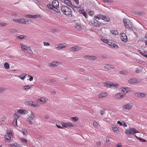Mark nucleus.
<instances>
[{
  "instance_id": "nucleus-30",
  "label": "nucleus",
  "mask_w": 147,
  "mask_h": 147,
  "mask_svg": "<svg viewBox=\"0 0 147 147\" xmlns=\"http://www.w3.org/2000/svg\"><path fill=\"white\" fill-rule=\"evenodd\" d=\"M121 88L124 89L125 90L126 92L125 93V94L127 93L130 92L131 91V88L129 87H126L125 88Z\"/></svg>"
},
{
  "instance_id": "nucleus-61",
  "label": "nucleus",
  "mask_w": 147,
  "mask_h": 147,
  "mask_svg": "<svg viewBox=\"0 0 147 147\" xmlns=\"http://www.w3.org/2000/svg\"><path fill=\"white\" fill-rule=\"evenodd\" d=\"M117 123L118 124H119L120 126H121L122 125V123L120 121H118L117 122Z\"/></svg>"
},
{
  "instance_id": "nucleus-23",
  "label": "nucleus",
  "mask_w": 147,
  "mask_h": 147,
  "mask_svg": "<svg viewBox=\"0 0 147 147\" xmlns=\"http://www.w3.org/2000/svg\"><path fill=\"white\" fill-rule=\"evenodd\" d=\"M66 45L65 43L61 44L56 47L58 50H60L66 47Z\"/></svg>"
},
{
  "instance_id": "nucleus-35",
  "label": "nucleus",
  "mask_w": 147,
  "mask_h": 147,
  "mask_svg": "<svg viewBox=\"0 0 147 147\" xmlns=\"http://www.w3.org/2000/svg\"><path fill=\"white\" fill-rule=\"evenodd\" d=\"M113 130V131L115 132H116L118 130V129L116 126L115 125H113L112 126Z\"/></svg>"
},
{
  "instance_id": "nucleus-3",
  "label": "nucleus",
  "mask_w": 147,
  "mask_h": 147,
  "mask_svg": "<svg viewBox=\"0 0 147 147\" xmlns=\"http://www.w3.org/2000/svg\"><path fill=\"white\" fill-rule=\"evenodd\" d=\"M123 22L124 25L126 28L128 30H132L131 23L129 20L123 19Z\"/></svg>"
},
{
  "instance_id": "nucleus-57",
  "label": "nucleus",
  "mask_w": 147,
  "mask_h": 147,
  "mask_svg": "<svg viewBox=\"0 0 147 147\" xmlns=\"http://www.w3.org/2000/svg\"><path fill=\"white\" fill-rule=\"evenodd\" d=\"M105 109H103V110H101L100 111V114L101 115H103L105 112Z\"/></svg>"
},
{
  "instance_id": "nucleus-64",
  "label": "nucleus",
  "mask_w": 147,
  "mask_h": 147,
  "mask_svg": "<svg viewBox=\"0 0 147 147\" xmlns=\"http://www.w3.org/2000/svg\"><path fill=\"white\" fill-rule=\"evenodd\" d=\"M74 1L75 2L76 4H78L79 2L78 0H74Z\"/></svg>"
},
{
  "instance_id": "nucleus-48",
  "label": "nucleus",
  "mask_w": 147,
  "mask_h": 147,
  "mask_svg": "<svg viewBox=\"0 0 147 147\" xmlns=\"http://www.w3.org/2000/svg\"><path fill=\"white\" fill-rule=\"evenodd\" d=\"M88 14L90 16H92L94 14V12L93 11H89Z\"/></svg>"
},
{
  "instance_id": "nucleus-62",
  "label": "nucleus",
  "mask_w": 147,
  "mask_h": 147,
  "mask_svg": "<svg viewBox=\"0 0 147 147\" xmlns=\"http://www.w3.org/2000/svg\"><path fill=\"white\" fill-rule=\"evenodd\" d=\"M57 31V30L56 29L52 30L51 31V32L53 33Z\"/></svg>"
},
{
  "instance_id": "nucleus-2",
  "label": "nucleus",
  "mask_w": 147,
  "mask_h": 147,
  "mask_svg": "<svg viewBox=\"0 0 147 147\" xmlns=\"http://www.w3.org/2000/svg\"><path fill=\"white\" fill-rule=\"evenodd\" d=\"M139 132L136 130L134 128H130L128 130L126 129L125 131V134L127 135L131 134L134 135V136L137 139H138L139 137L136 136L135 133H139Z\"/></svg>"
},
{
  "instance_id": "nucleus-26",
  "label": "nucleus",
  "mask_w": 147,
  "mask_h": 147,
  "mask_svg": "<svg viewBox=\"0 0 147 147\" xmlns=\"http://www.w3.org/2000/svg\"><path fill=\"white\" fill-rule=\"evenodd\" d=\"M20 45L22 51H23L25 50L27 51L28 47H26V45H23L22 43H21L20 44Z\"/></svg>"
},
{
  "instance_id": "nucleus-7",
  "label": "nucleus",
  "mask_w": 147,
  "mask_h": 147,
  "mask_svg": "<svg viewBox=\"0 0 147 147\" xmlns=\"http://www.w3.org/2000/svg\"><path fill=\"white\" fill-rule=\"evenodd\" d=\"M61 125L63 127L65 128H67V127H72L75 126V124L74 123L72 124L70 122H67L66 123L62 122L61 123Z\"/></svg>"
},
{
  "instance_id": "nucleus-20",
  "label": "nucleus",
  "mask_w": 147,
  "mask_h": 147,
  "mask_svg": "<svg viewBox=\"0 0 147 147\" xmlns=\"http://www.w3.org/2000/svg\"><path fill=\"white\" fill-rule=\"evenodd\" d=\"M52 6L55 7H58L59 6V3L58 1L54 0L53 1L52 3Z\"/></svg>"
},
{
  "instance_id": "nucleus-50",
  "label": "nucleus",
  "mask_w": 147,
  "mask_h": 147,
  "mask_svg": "<svg viewBox=\"0 0 147 147\" xmlns=\"http://www.w3.org/2000/svg\"><path fill=\"white\" fill-rule=\"evenodd\" d=\"M7 25L6 23H0V26L3 27Z\"/></svg>"
},
{
  "instance_id": "nucleus-4",
  "label": "nucleus",
  "mask_w": 147,
  "mask_h": 147,
  "mask_svg": "<svg viewBox=\"0 0 147 147\" xmlns=\"http://www.w3.org/2000/svg\"><path fill=\"white\" fill-rule=\"evenodd\" d=\"M13 20L15 22L20 24H28L30 23L29 20H28L26 19H14Z\"/></svg>"
},
{
  "instance_id": "nucleus-16",
  "label": "nucleus",
  "mask_w": 147,
  "mask_h": 147,
  "mask_svg": "<svg viewBox=\"0 0 147 147\" xmlns=\"http://www.w3.org/2000/svg\"><path fill=\"white\" fill-rule=\"evenodd\" d=\"M85 57L90 61L94 60L97 58L96 57L92 55H87L85 56Z\"/></svg>"
},
{
  "instance_id": "nucleus-45",
  "label": "nucleus",
  "mask_w": 147,
  "mask_h": 147,
  "mask_svg": "<svg viewBox=\"0 0 147 147\" xmlns=\"http://www.w3.org/2000/svg\"><path fill=\"white\" fill-rule=\"evenodd\" d=\"M22 133L23 134L25 135H27L28 134V132L27 130H22Z\"/></svg>"
},
{
  "instance_id": "nucleus-17",
  "label": "nucleus",
  "mask_w": 147,
  "mask_h": 147,
  "mask_svg": "<svg viewBox=\"0 0 147 147\" xmlns=\"http://www.w3.org/2000/svg\"><path fill=\"white\" fill-rule=\"evenodd\" d=\"M99 16L101 19L105 21H106L107 22H109L110 20V19L109 18L105 16H104L102 14H100Z\"/></svg>"
},
{
  "instance_id": "nucleus-15",
  "label": "nucleus",
  "mask_w": 147,
  "mask_h": 147,
  "mask_svg": "<svg viewBox=\"0 0 147 147\" xmlns=\"http://www.w3.org/2000/svg\"><path fill=\"white\" fill-rule=\"evenodd\" d=\"M39 15H31L30 14L26 15H25L26 18H36L39 17Z\"/></svg>"
},
{
  "instance_id": "nucleus-52",
  "label": "nucleus",
  "mask_w": 147,
  "mask_h": 147,
  "mask_svg": "<svg viewBox=\"0 0 147 147\" xmlns=\"http://www.w3.org/2000/svg\"><path fill=\"white\" fill-rule=\"evenodd\" d=\"M19 113H18V111L17 112H16L14 115V116H16L17 117H18V118H19L20 117V115L19 114Z\"/></svg>"
},
{
  "instance_id": "nucleus-59",
  "label": "nucleus",
  "mask_w": 147,
  "mask_h": 147,
  "mask_svg": "<svg viewBox=\"0 0 147 147\" xmlns=\"http://www.w3.org/2000/svg\"><path fill=\"white\" fill-rule=\"evenodd\" d=\"M28 76L30 77V78L29 79V80L30 81H32L33 80V77L32 76H31L29 75H28Z\"/></svg>"
},
{
  "instance_id": "nucleus-51",
  "label": "nucleus",
  "mask_w": 147,
  "mask_h": 147,
  "mask_svg": "<svg viewBox=\"0 0 147 147\" xmlns=\"http://www.w3.org/2000/svg\"><path fill=\"white\" fill-rule=\"evenodd\" d=\"M138 140L142 142H146V141L144 139L140 138H139Z\"/></svg>"
},
{
  "instance_id": "nucleus-34",
  "label": "nucleus",
  "mask_w": 147,
  "mask_h": 147,
  "mask_svg": "<svg viewBox=\"0 0 147 147\" xmlns=\"http://www.w3.org/2000/svg\"><path fill=\"white\" fill-rule=\"evenodd\" d=\"M26 37V36H24L22 35H19V36H17L16 37V38L19 39L20 40H22L25 38Z\"/></svg>"
},
{
  "instance_id": "nucleus-44",
  "label": "nucleus",
  "mask_w": 147,
  "mask_h": 147,
  "mask_svg": "<svg viewBox=\"0 0 147 147\" xmlns=\"http://www.w3.org/2000/svg\"><path fill=\"white\" fill-rule=\"evenodd\" d=\"M107 96V94L105 93V95H104V94L102 93L100 94L99 95V98H102Z\"/></svg>"
},
{
  "instance_id": "nucleus-25",
  "label": "nucleus",
  "mask_w": 147,
  "mask_h": 147,
  "mask_svg": "<svg viewBox=\"0 0 147 147\" xmlns=\"http://www.w3.org/2000/svg\"><path fill=\"white\" fill-rule=\"evenodd\" d=\"M59 63L57 62L53 61L49 64V65L52 67H55L57 66Z\"/></svg>"
},
{
  "instance_id": "nucleus-14",
  "label": "nucleus",
  "mask_w": 147,
  "mask_h": 147,
  "mask_svg": "<svg viewBox=\"0 0 147 147\" xmlns=\"http://www.w3.org/2000/svg\"><path fill=\"white\" fill-rule=\"evenodd\" d=\"M92 23L94 26L98 27H100L101 24V23L95 19L94 20L93 22H92Z\"/></svg>"
},
{
  "instance_id": "nucleus-40",
  "label": "nucleus",
  "mask_w": 147,
  "mask_h": 147,
  "mask_svg": "<svg viewBox=\"0 0 147 147\" xmlns=\"http://www.w3.org/2000/svg\"><path fill=\"white\" fill-rule=\"evenodd\" d=\"M47 7L51 9H53L54 7L52 6V4H48L47 5Z\"/></svg>"
},
{
  "instance_id": "nucleus-9",
  "label": "nucleus",
  "mask_w": 147,
  "mask_h": 147,
  "mask_svg": "<svg viewBox=\"0 0 147 147\" xmlns=\"http://www.w3.org/2000/svg\"><path fill=\"white\" fill-rule=\"evenodd\" d=\"M120 38L121 40L124 42H126L127 41V37L126 34L124 33L121 34Z\"/></svg>"
},
{
  "instance_id": "nucleus-33",
  "label": "nucleus",
  "mask_w": 147,
  "mask_h": 147,
  "mask_svg": "<svg viewBox=\"0 0 147 147\" xmlns=\"http://www.w3.org/2000/svg\"><path fill=\"white\" fill-rule=\"evenodd\" d=\"M33 103V102L31 100L26 101L25 102V103L26 104L28 105L31 106H32V104Z\"/></svg>"
},
{
  "instance_id": "nucleus-55",
  "label": "nucleus",
  "mask_w": 147,
  "mask_h": 147,
  "mask_svg": "<svg viewBox=\"0 0 147 147\" xmlns=\"http://www.w3.org/2000/svg\"><path fill=\"white\" fill-rule=\"evenodd\" d=\"M56 126L58 128H60V129H62L63 128V127H62L61 126V125H58L57 124H55Z\"/></svg>"
},
{
  "instance_id": "nucleus-8",
  "label": "nucleus",
  "mask_w": 147,
  "mask_h": 147,
  "mask_svg": "<svg viewBox=\"0 0 147 147\" xmlns=\"http://www.w3.org/2000/svg\"><path fill=\"white\" fill-rule=\"evenodd\" d=\"M107 44L111 48H115L116 49L118 48V45L114 41H109V42H108Z\"/></svg>"
},
{
  "instance_id": "nucleus-27",
  "label": "nucleus",
  "mask_w": 147,
  "mask_h": 147,
  "mask_svg": "<svg viewBox=\"0 0 147 147\" xmlns=\"http://www.w3.org/2000/svg\"><path fill=\"white\" fill-rule=\"evenodd\" d=\"M53 9L54 11H55L57 13H59L60 14H61V12H60L58 7H55V8H53Z\"/></svg>"
},
{
  "instance_id": "nucleus-42",
  "label": "nucleus",
  "mask_w": 147,
  "mask_h": 147,
  "mask_svg": "<svg viewBox=\"0 0 147 147\" xmlns=\"http://www.w3.org/2000/svg\"><path fill=\"white\" fill-rule=\"evenodd\" d=\"M32 106L38 107L39 106V105L37 103L33 102V103L32 104Z\"/></svg>"
},
{
  "instance_id": "nucleus-31",
  "label": "nucleus",
  "mask_w": 147,
  "mask_h": 147,
  "mask_svg": "<svg viewBox=\"0 0 147 147\" xmlns=\"http://www.w3.org/2000/svg\"><path fill=\"white\" fill-rule=\"evenodd\" d=\"M110 32L113 35H117L118 34V32L117 30H111L110 31Z\"/></svg>"
},
{
  "instance_id": "nucleus-47",
  "label": "nucleus",
  "mask_w": 147,
  "mask_h": 147,
  "mask_svg": "<svg viewBox=\"0 0 147 147\" xmlns=\"http://www.w3.org/2000/svg\"><path fill=\"white\" fill-rule=\"evenodd\" d=\"M102 1L104 2L107 3H112L113 2V0H102Z\"/></svg>"
},
{
  "instance_id": "nucleus-60",
  "label": "nucleus",
  "mask_w": 147,
  "mask_h": 147,
  "mask_svg": "<svg viewBox=\"0 0 147 147\" xmlns=\"http://www.w3.org/2000/svg\"><path fill=\"white\" fill-rule=\"evenodd\" d=\"M122 145L121 143H118L117 144L116 147H121Z\"/></svg>"
},
{
  "instance_id": "nucleus-18",
  "label": "nucleus",
  "mask_w": 147,
  "mask_h": 147,
  "mask_svg": "<svg viewBox=\"0 0 147 147\" xmlns=\"http://www.w3.org/2000/svg\"><path fill=\"white\" fill-rule=\"evenodd\" d=\"M104 68L105 69L109 70L111 69H113L114 67L113 66L109 64H106Z\"/></svg>"
},
{
  "instance_id": "nucleus-38",
  "label": "nucleus",
  "mask_w": 147,
  "mask_h": 147,
  "mask_svg": "<svg viewBox=\"0 0 147 147\" xmlns=\"http://www.w3.org/2000/svg\"><path fill=\"white\" fill-rule=\"evenodd\" d=\"M75 26L76 27V28L78 30H80L82 28L81 26L80 25L78 24H76Z\"/></svg>"
},
{
  "instance_id": "nucleus-22",
  "label": "nucleus",
  "mask_w": 147,
  "mask_h": 147,
  "mask_svg": "<svg viewBox=\"0 0 147 147\" xmlns=\"http://www.w3.org/2000/svg\"><path fill=\"white\" fill-rule=\"evenodd\" d=\"M64 3L69 7H71L72 5L70 1L69 0H65L64 1Z\"/></svg>"
},
{
  "instance_id": "nucleus-63",
  "label": "nucleus",
  "mask_w": 147,
  "mask_h": 147,
  "mask_svg": "<svg viewBox=\"0 0 147 147\" xmlns=\"http://www.w3.org/2000/svg\"><path fill=\"white\" fill-rule=\"evenodd\" d=\"M6 118L5 117H3L2 119V120L3 121H5L6 120Z\"/></svg>"
},
{
  "instance_id": "nucleus-54",
  "label": "nucleus",
  "mask_w": 147,
  "mask_h": 147,
  "mask_svg": "<svg viewBox=\"0 0 147 147\" xmlns=\"http://www.w3.org/2000/svg\"><path fill=\"white\" fill-rule=\"evenodd\" d=\"M21 140L22 142H24L25 143H27V140L24 138H21Z\"/></svg>"
},
{
  "instance_id": "nucleus-53",
  "label": "nucleus",
  "mask_w": 147,
  "mask_h": 147,
  "mask_svg": "<svg viewBox=\"0 0 147 147\" xmlns=\"http://www.w3.org/2000/svg\"><path fill=\"white\" fill-rule=\"evenodd\" d=\"M127 72L124 71H121L119 72V73L120 74H127Z\"/></svg>"
},
{
  "instance_id": "nucleus-29",
  "label": "nucleus",
  "mask_w": 147,
  "mask_h": 147,
  "mask_svg": "<svg viewBox=\"0 0 147 147\" xmlns=\"http://www.w3.org/2000/svg\"><path fill=\"white\" fill-rule=\"evenodd\" d=\"M18 113H19L21 114H25L27 113V111L23 109H19L18 110Z\"/></svg>"
},
{
  "instance_id": "nucleus-6",
  "label": "nucleus",
  "mask_w": 147,
  "mask_h": 147,
  "mask_svg": "<svg viewBox=\"0 0 147 147\" xmlns=\"http://www.w3.org/2000/svg\"><path fill=\"white\" fill-rule=\"evenodd\" d=\"M35 116V115L34 113L32 112L30 117L27 119L26 121L28 122L30 124L32 125L33 124V123L31 120H33L34 119V118Z\"/></svg>"
},
{
  "instance_id": "nucleus-37",
  "label": "nucleus",
  "mask_w": 147,
  "mask_h": 147,
  "mask_svg": "<svg viewBox=\"0 0 147 147\" xmlns=\"http://www.w3.org/2000/svg\"><path fill=\"white\" fill-rule=\"evenodd\" d=\"M101 40L104 42L108 43V42H109V40L107 39H106L105 38L102 37L101 38Z\"/></svg>"
},
{
  "instance_id": "nucleus-41",
  "label": "nucleus",
  "mask_w": 147,
  "mask_h": 147,
  "mask_svg": "<svg viewBox=\"0 0 147 147\" xmlns=\"http://www.w3.org/2000/svg\"><path fill=\"white\" fill-rule=\"evenodd\" d=\"M12 124L13 125L17 126V119L16 118H15L14 119V120L13 121Z\"/></svg>"
},
{
  "instance_id": "nucleus-56",
  "label": "nucleus",
  "mask_w": 147,
  "mask_h": 147,
  "mask_svg": "<svg viewBox=\"0 0 147 147\" xmlns=\"http://www.w3.org/2000/svg\"><path fill=\"white\" fill-rule=\"evenodd\" d=\"M43 44H44V45L46 46H49L50 45L49 43L48 42H44Z\"/></svg>"
},
{
  "instance_id": "nucleus-21",
  "label": "nucleus",
  "mask_w": 147,
  "mask_h": 147,
  "mask_svg": "<svg viewBox=\"0 0 147 147\" xmlns=\"http://www.w3.org/2000/svg\"><path fill=\"white\" fill-rule=\"evenodd\" d=\"M4 138H5V141L6 142H8L9 143H10L11 141V136H9L8 135H5Z\"/></svg>"
},
{
  "instance_id": "nucleus-58",
  "label": "nucleus",
  "mask_w": 147,
  "mask_h": 147,
  "mask_svg": "<svg viewBox=\"0 0 147 147\" xmlns=\"http://www.w3.org/2000/svg\"><path fill=\"white\" fill-rule=\"evenodd\" d=\"M6 135H8L9 136H11L12 135V134L11 132V131H10L9 132H7V134Z\"/></svg>"
},
{
  "instance_id": "nucleus-13",
  "label": "nucleus",
  "mask_w": 147,
  "mask_h": 147,
  "mask_svg": "<svg viewBox=\"0 0 147 147\" xmlns=\"http://www.w3.org/2000/svg\"><path fill=\"white\" fill-rule=\"evenodd\" d=\"M125 94H122L121 93H119L116 94L115 96L116 99L120 100L124 98Z\"/></svg>"
},
{
  "instance_id": "nucleus-19",
  "label": "nucleus",
  "mask_w": 147,
  "mask_h": 147,
  "mask_svg": "<svg viewBox=\"0 0 147 147\" xmlns=\"http://www.w3.org/2000/svg\"><path fill=\"white\" fill-rule=\"evenodd\" d=\"M135 94L137 95L138 97L139 98H143L146 96V94L145 93H140L138 92H135Z\"/></svg>"
},
{
  "instance_id": "nucleus-28",
  "label": "nucleus",
  "mask_w": 147,
  "mask_h": 147,
  "mask_svg": "<svg viewBox=\"0 0 147 147\" xmlns=\"http://www.w3.org/2000/svg\"><path fill=\"white\" fill-rule=\"evenodd\" d=\"M9 145L11 146V147H20L21 146L20 144H18L16 143H14Z\"/></svg>"
},
{
  "instance_id": "nucleus-36",
  "label": "nucleus",
  "mask_w": 147,
  "mask_h": 147,
  "mask_svg": "<svg viewBox=\"0 0 147 147\" xmlns=\"http://www.w3.org/2000/svg\"><path fill=\"white\" fill-rule=\"evenodd\" d=\"M4 67L6 69H8L9 68V65L7 62H5L4 65Z\"/></svg>"
},
{
  "instance_id": "nucleus-39",
  "label": "nucleus",
  "mask_w": 147,
  "mask_h": 147,
  "mask_svg": "<svg viewBox=\"0 0 147 147\" xmlns=\"http://www.w3.org/2000/svg\"><path fill=\"white\" fill-rule=\"evenodd\" d=\"M26 75H24V74L21 75L20 76H19L18 77L21 79L24 80L25 78L26 77Z\"/></svg>"
},
{
  "instance_id": "nucleus-5",
  "label": "nucleus",
  "mask_w": 147,
  "mask_h": 147,
  "mask_svg": "<svg viewBox=\"0 0 147 147\" xmlns=\"http://www.w3.org/2000/svg\"><path fill=\"white\" fill-rule=\"evenodd\" d=\"M118 84H114L113 83H109L108 82H105L104 84V86L107 88H116L118 87Z\"/></svg>"
},
{
  "instance_id": "nucleus-43",
  "label": "nucleus",
  "mask_w": 147,
  "mask_h": 147,
  "mask_svg": "<svg viewBox=\"0 0 147 147\" xmlns=\"http://www.w3.org/2000/svg\"><path fill=\"white\" fill-rule=\"evenodd\" d=\"M6 90L5 88H0V93L4 92Z\"/></svg>"
},
{
  "instance_id": "nucleus-32",
  "label": "nucleus",
  "mask_w": 147,
  "mask_h": 147,
  "mask_svg": "<svg viewBox=\"0 0 147 147\" xmlns=\"http://www.w3.org/2000/svg\"><path fill=\"white\" fill-rule=\"evenodd\" d=\"M32 87V85H30V86H29L28 85L24 86L23 88L24 90H29V89H30V88H31Z\"/></svg>"
},
{
  "instance_id": "nucleus-12",
  "label": "nucleus",
  "mask_w": 147,
  "mask_h": 147,
  "mask_svg": "<svg viewBox=\"0 0 147 147\" xmlns=\"http://www.w3.org/2000/svg\"><path fill=\"white\" fill-rule=\"evenodd\" d=\"M70 51L72 52H75L80 50L81 48L80 47H78L76 46H75L70 48Z\"/></svg>"
},
{
  "instance_id": "nucleus-24",
  "label": "nucleus",
  "mask_w": 147,
  "mask_h": 147,
  "mask_svg": "<svg viewBox=\"0 0 147 147\" xmlns=\"http://www.w3.org/2000/svg\"><path fill=\"white\" fill-rule=\"evenodd\" d=\"M79 12L80 13L82 14L86 18H87V14L84 11V10H80L79 11Z\"/></svg>"
},
{
  "instance_id": "nucleus-49",
  "label": "nucleus",
  "mask_w": 147,
  "mask_h": 147,
  "mask_svg": "<svg viewBox=\"0 0 147 147\" xmlns=\"http://www.w3.org/2000/svg\"><path fill=\"white\" fill-rule=\"evenodd\" d=\"M40 101L44 103H45L47 101V100L43 98H41L40 99Z\"/></svg>"
},
{
  "instance_id": "nucleus-46",
  "label": "nucleus",
  "mask_w": 147,
  "mask_h": 147,
  "mask_svg": "<svg viewBox=\"0 0 147 147\" xmlns=\"http://www.w3.org/2000/svg\"><path fill=\"white\" fill-rule=\"evenodd\" d=\"M71 119L74 122L78 120V118L76 117H71Z\"/></svg>"
},
{
  "instance_id": "nucleus-11",
  "label": "nucleus",
  "mask_w": 147,
  "mask_h": 147,
  "mask_svg": "<svg viewBox=\"0 0 147 147\" xmlns=\"http://www.w3.org/2000/svg\"><path fill=\"white\" fill-rule=\"evenodd\" d=\"M132 105L130 103H128L124 105L123 108V109L124 110L125 109L127 110H129L132 108Z\"/></svg>"
},
{
  "instance_id": "nucleus-1",
  "label": "nucleus",
  "mask_w": 147,
  "mask_h": 147,
  "mask_svg": "<svg viewBox=\"0 0 147 147\" xmlns=\"http://www.w3.org/2000/svg\"><path fill=\"white\" fill-rule=\"evenodd\" d=\"M61 12L65 15L69 16L71 15L72 12L70 8L65 5H62L60 7Z\"/></svg>"
},
{
  "instance_id": "nucleus-10",
  "label": "nucleus",
  "mask_w": 147,
  "mask_h": 147,
  "mask_svg": "<svg viewBox=\"0 0 147 147\" xmlns=\"http://www.w3.org/2000/svg\"><path fill=\"white\" fill-rule=\"evenodd\" d=\"M140 80L136 78H132L129 80L128 82L130 84L138 83L140 82Z\"/></svg>"
}]
</instances>
